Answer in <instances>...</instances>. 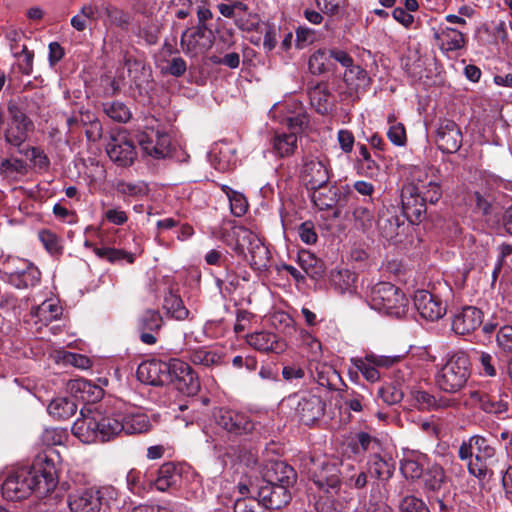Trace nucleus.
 Returning <instances> with one entry per match:
<instances>
[{"mask_svg": "<svg viewBox=\"0 0 512 512\" xmlns=\"http://www.w3.org/2000/svg\"><path fill=\"white\" fill-rule=\"evenodd\" d=\"M377 228L382 238L391 241L405 230V220L395 210L383 208L378 213Z\"/></svg>", "mask_w": 512, "mask_h": 512, "instance_id": "21", "label": "nucleus"}, {"mask_svg": "<svg viewBox=\"0 0 512 512\" xmlns=\"http://www.w3.org/2000/svg\"><path fill=\"white\" fill-rule=\"evenodd\" d=\"M425 487L431 491L439 490L446 482V475L442 466L433 464L427 468L424 475Z\"/></svg>", "mask_w": 512, "mask_h": 512, "instance_id": "41", "label": "nucleus"}, {"mask_svg": "<svg viewBox=\"0 0 512 512\" xmlns=\"http://www.w3.org/2000/svg\"><path fill=\"white\" fill-rule=\"evenodd\" d=\"M187 70L186 61L182 57H174L167 61L166 66L161 67V72L174 77H181Z\"/></svg>", "mask_w": 512, "mask_h": 512, "instance_id": "54", "label": "nucleus"}, {"mask_svg": "<svg viewBox=\"0 0 512 512\" xmlns=\"http://www.w3.org/2000/svg\"><path fill=\"white\" fill-rule=\"evenodd\" d=\"M427 457L422 453L412 452L401 461V472L406 478L418 479L423 475Z\"/></svg>", "mask_w": 512, "mask_h": 512, "instance_id": "31", "label": "nucleus"}, {"mask_svg": "<svg viewBox=\"0 0 512 512\" xmlns=\"http://www.w3.org/2000/svg\"><path fill=\"white\" fill-rule=\"evenodd\" d=\"M437 169L429 167L427 169L414 168L412 178L415 185H418L420 194L426 203L435 204L442 197V189L439 177L436 175Z\"/></svg>", "mask_w": 512, "mask_h": 512, "instance_id": "8", "label": "nucleus"}, {"mask_svg": "<svg viewBox=\"0 0 512 512\" xmlns=\"http://www.w3.org/2000/svg\"><path fill=\"white\" fill-rule=\"evenodd\" d=\"M124 426L123 433L126 435L141 434L149 431L150 421L143 413H121Z\"/></svg>", "mask_w": 512, "mask_h": 512, "instance_id": "32", "label": "nucleus"}, {"mask_svg": "<svg viewBox=\"0 0 512 512\" xmlns=\"http://www.w3.org/2000/svg\"><path fill=\"white\" fill-rule=\"evenodd\" d=\"M298 262L305 273L313 279H320L325 275L326 266L320 258L308 250H301Z\"/></svg>", "mask_w": 512, "mask_h": 512, "instance_id": "30", "label": "nucleus"}, {"mask_svg": "<svg viewBox=\"0 0 512 512\" xmlns=\"http://www.w3.org/2000/svg\"><path fill=\"white\" fill-rule=\"evenodd\" d=\"M104 112L117 122H126L130 119V111L122 102H110L104 104Z\"/></svg>", "mask_w": 512, "mask_h": 512, "instance_id": "49", "label": "nucleus"}, {"mask_svg": "<svg viewBox=\"0 0 512 512\" xmlns=\"http://www.w3.org/2000/svg\"><path fill=\"white\" fill-rule=\"evenodd\" d=\"M414 306L422 318L435 321L446 313V306L442 300L427 290H418L413 297Z\"/></svg>", "mask_w": 512, "mask_h": 512, "instance_id": "15", "label": "nucleus"}, {"mask_svg": "<svg viewBox=\"0 0 512 512\" xmlns=\"http://www.w3.org/2000/svg\"><path fill=\"white\" fill-rule=\"evenodd\" d=\"M104 11L106 16L114 25L121 28H127L130 24L131 17L128 12L112 5H106L104 7Z\"/></svg>", "mask_w": 512, "mask_h": 512, "instance_id": "51", "label": "nucleus"}, {"mask_svg": "<svg viewBox=\"0 0 512 512\" xmlns=\"http://www.w3.org/2000/svg\"><path fill=\"white\" fill-rule=\"evenodd\" d=\"M247 343L260 352L281 353L285 350V344L270 332H255L247 335Z\"/></svg>", "mask_w": 512, "mask_h": 512, "instance_id": "26", "label": "nucleus"}, {"mask_svg": "<svg viewBox=\"0 0 512 512\" xmlns=\"http://www.w3.org/2000/svg\"><path fill=\"white\" fill-rule=\"evenodd\" d=\"M217 424L234 435H245L255 429V424L244 413L220 409L216 416Z\"/></svg>", "mask_w": 512, "mask_h": 512, "instance_id": "16", "label": "nucleus"}, {"mask_svg": "<svg viewBox=\"0 0 512 512\" xmlns=\"http://www.w3.org/2000/svg\"><path fill=\"white\" fill-rule=\"evenodd\" d=\"M295 481V470L283 461H270L264 467L262 483L283 485L284 488H289Z\"/></svg>", "mask_w": 512, "mask_h": 512, "instance_id": "17", "label": "nucleus"}, {"mask_svg": "<svg viewBox=\"0 0 512 512\" xmlns=\"http://www.w3.org/2000/svg\"><path fill=\"white\" fill-rule=\"evenodd\" d=\"M412 398L415 405L421 410H433L435 406V395L424 390H415L412 392Z\"/></svg>", "mask_w": 512, "mask_h": 512, "instance_id": "56", "label": "nucleus"}, {"mask_svg": "<svg viewBox=\"0 0 512 512\" xmlns=\"http://www.w3.org/2000/svg\"><path fill=\"white\" fill-rule=\"evenodd\" d=\"M233 236L236 240L234 250L237 254L250 253V265L258 271L265 270L270 262L269 251L261 243L258 237L244 227L233 228Z\"/></svg>", "mask_w": 512, "mask_h": 512, "instance_id": "5", "label": "nucleus"}, {"mask_svg": "<svg viewBox=\"0 0 512 512\" xmlns=\"http://www.w3.org/2000/svg\"><path fill=\"white\" fill-rule=\"evenodd\" d=\"M214 44V34L207 25L187 28L181 35L180 45L183 52L192 57L206 53Z\"/></svg>", "mask_w": 512, "mask_h": 512, "instance_id": "6", "label": "nucleus"}, {"mask_svg": "<svg viewBox=\"0 0 512 512\" xmlns=\"http://www.w3.org/2000/svg\"><path fill=\"white\" fill-rule=\"evenodd\" d=\"M123 61L124 66L128 70L129 77L136 85H139L141 75L146 73L144 62L131 56L127 51L123 54Z\"/></svg>", "mask_w": 512, "mask_h": 512, "instance_id": "45", "label": "nucleus"}, {"mask_svg": "<svg viewBox=\"0 0 512 512\" xmlns=\"http://www.w3.org/2000/svg\"><path fill=\"white\" fill-rule=\"evenodd\" d=\"M307 123L308 117L301 107L293 115L286 117V125L294 131L302 130Z\"/></svg>", "mask_w": 512, "mask_h": 512, "instance_id": "61", "label": "nucleus"}, {"mask_svg": "<svg viewBox=\"0 0 512 512\" xmlns=\"http://www.w3.org/2000/svg\"><path fill=\"white\" fill-rule=\"evenodd\" d=\"M273 153L281 158L289 157L297 149V135L295 132L278 133L276 132L270 139Z\"/></svg>", "mask_w": 512, "mask_h": 512, "instance_id": "27", "label": "nucleus"}, {"mask_svg": "<svg viewBox=\"0 0 512 512\" xmlns=\"http://www.w3.org/2000/svg\"><path fill=\"white\" fill-rule=\"evenodd\" d=\"M39 239L50 254H57L61 250L57 235L49 230L39 232Z\"/></svg>", "mask_w": 512, "mask_h": 512, "instance_id": "57", "label": "nucleus"}, {"mask_svg": "<svg viewBox=\"0 0 512 512\" xmlns=\"http://www.w3.org/2000/svg\"><path fill=\"white\" fill-rule=\"evenodd\" d=\"M331 94L326 83H318L309 90L311 104L320 114H326L329 109V98Z\"/></svg>", "mask_w": 512, "mask_h": 512, "instance_id": "35", "label": "nucleus"}, {"mask_svg": "<svg viewBox=\"0 0 512 512\" xmlns=\"http://www.w3.org/2000/svg\"><path fill=\"white\" fill-rule=\"evenodd\" d=\"M77 411L76 403L68 398H56L48 406V412L54 418L65 420L72 417Z\"/></svg>", "mask_w": 512, "mask_h": 512, "instance_id": "36", "label": "nucleus"}, {"mask_svg": "<svg viewBox=\"0 0 512 512\" xmlns=\"http://www.w3.org/2000/svg\"><path fill=\"white\" fill-rule=\"evenodd\" d=\"M31 126L26 124H9L5 132V140L6 142L14 147L19 149V152L22 153L21 146L27 139V131Z\"/></svg>", "mask_w": 512, "mask_h": 512, "instance_id": "39", "label": "nucleus"}, {"mask_svg": "<svg viewBox=\"0 0 512 512\" xmlns=\"http://www.w3.org/2000/svg\"><path fill=\"white\" fill-rule=\"evenodd\" d=\"M401 512H430L426 504L415 496H406L400 504Z\"/></svg>", "mask_w": 512, "mask_h": 512, "instance_id": "59", "label": "nucleus"}, {"mask_svg": "<svg viewBox=\"0 0 512 512\" xmlns=\"http://www.w3.org/2000/svg\"><path fill=\"white\" fill-rule=\"evenodd\" d=\"M11 50L16 58L15 66L18 71L23 75H30L33 71L34 53L28 50L26 45H11Z\"/></svg>", "mask_w": 512, "mask_h": 512, "instance_id": "37", "label": "nucleus"}, {"mask_svg": "<svg viewBox=\"0 0 512 512\" xmlns=\"http://www.w3.org/2000/svg\"><path fill=\"white\" fill-rule=\"evenodd\" d=\"M171 382L184 395L194 396L200 390V381L193 369L181 360H172Z\"/></svg>", "mask_w": 512, "mask_h": 512, "instance_id": "9", "label": "nucleus"}, {"mask_svg": "<svg viewBox=\"0 0 512 512\" xmlns=\"http://www.w3.org/2000/svg\"><path fill=\"white\" fill-rule=\"evenodd\" d=\"M359 154L364 162L366 174L370 177L377 176L380 167L377 162L372 159L367 147L365 145H361L359 148Z\"/></svg>", "mask_w": 512, "mask_h": 512, "instance_id": "60", "label": "nucleus"}, {"mask_svg": "<svg viewBox=\"0 0 512 512\" xmlns=\"http://www.w3.org/2000/svg\"><path fill=\"white\" fill-rule=\"evenodd\" d=\"M106 150L111 161L122 167L132 165L137 155L133 143L121 135L113 137Z\"/></svg>", "mask_w": 512, "mask_h": 512, "instance_id": "19", "label": "nucleus"}, {"mask_svg": "<svg viewBox=\"0 0 512 512\" xmlns=\"http://www.w3.org/2000/svg\"><path fill=\"white\" fill-rule=\"evenodd\" d=\"M469 356L462 352L451 355L435 375L437 388L447 394H456L465 388L471 376Z\"/></svg>", "mask_w": 512, "mask_h": 512, "instance_id": "3", "label": "nucleus"}, {"mask_svg": "<svg viewBox=\"0 0 512 512\" xmlns=\"http://www.w3.org/2000/svg\"><path fill=\"white\" fill-rule=\"evenodd\" d=\"M102 491L97 488H84L68 495V507L71 512H100L102 509Z\"/></svg>", "mask_w": 512, "mask_h": 512, "instance_id": "11", "label": "nucleus"}, {"mask_svg": "<svg viewBox=\"0 0 512 512\" xmlns=\"http://www.w3.org/2000/svg\"><path fill=\"white\" fill-rule=\"evenodd\" d=\"M436 37L441 40V48L445 51L460 50L466 45L464 34L451 27L442 29Z\"/></svg>", "mask_w": 512, "mask_h": 512, "instance_id": "34", "label": "nucleus"}, {"mask_svg": "<svg viewBox=\"0 0 512 512\" xmlns=\"http://www.w3.org/2000/svg\"><path fill=\"white\" fill-rule=\"evenodd\" d=\"M81 419H78L73 427V433L84 442H106L123 433V423L120 412H111L103 415L97 411L93 415H85L81 410Z\"/></svg>", "mask_w": 512, "mask_h": 512, "instance_id": "2", "label": "nucleus"}, {"mask_svg": "<svg viewBox=\"0 0 512 512\" xmlns=\"http://www.w3.org/2000/svg\"><path fill=\"white\" fill-rule=\"evenodd\" d=\"M399 360V356L369 354L365 358H353L352 363L367 381L375 382L380 378L378 368L392 367Z\"/></svg>", "mask_w": 512, "mask_h": 512, "instance_id": "14", "label": "nucleus"}, {"mask_svg": "<svg viewBox=\"0 0 512 512\" xmlns=\"http://www.w3.org/2000/svg\"><path fill=\"white\" fill-rule=\"evenodd\" d=\"M407 304L408 299L403 292L389 282L376 284L369 297L372 309L397 318L405 314Z\"/></svg>", "mask_w": 512, "mask_h": 512, "instance_id": "4", "label": "nucleus"}, {"mask_svg": "<svg viewBox=\"0 0 512 512\" xmlns=\"http://www.w3.org/2000/svg\"><path fill=\"white\" fill-rule=\"evenodd\" d=\"M313 482L322 489L329 492V489H338L340 486V471L336 464L321 462L310 469Z\"/></svg>", "mask_w": 512, "mask_h": 512, "instance_id": "23", "label": "nucleus"}, {"mask_svg": "<svg viewBox=\"0 0 512 512\" xmlns=\"http://www.w3.org/2000/svg\"><path fill=\"white\" fill-rule=\"evenodd\" d=\"M137 141L142 151L155 159L165 158L170 152V137L168 134L150 130L137 135Z\"/></svg>", "mask_w": 512, "mask_h": 512, "instance_id": "13", "label": "nucleus"}, {"mask_svg": "<svg viewBox=\"0 0 512 512\" xmlns=\"http://www.w3.org/2000/svg\"><path fill=\"white\" fill-rule=\"evenodd\" d=\"M462 132L459 126L450 119H440L437 128L435 142L443 153H456L462 146Z\"/></svg>", "mask_w": 512, "mask_h": 512, "instance_id": "10", "label": "nucleus"}, {"mask_svg": "<svg viewBox=\"0 0 512 512\" xmlns=\"http://www.w3.org/2000/svg\"><path fill=\"white\" fill-rule=\"evenodd\" d=\"M56 452L50 449L37 455L30 468H21L10 474L2 484V495L9 501H20L36 492L46 496L58 484Z\"/></svg>", "mask_w": 512, "mask_h": 512, "instance_id": "1", "label": "nucleus"}, {"mask_svg": "<svg viewBox=\"0 0 512 512\" xmlns=\"http://www.w3.org/2000/svg\"><path fill=\"white\" fill-rule=\"evenodd\" d=\"M311 199L320 210H327L335 207L340 201V191L336 186L312 189Z\"/></svg>", "mask_w": 512, "mask_h": 512, "instance_id": "28", "label": "nucleus"}, {"mask_svg": "<svg viewBox=\"0 0 512 512\" xmlns=\"http://www.w3.org/2000/svg\"><path fill=\"white\" fill-rule=\"evenodd\" d=\"M181 475L177 466L172 462L164 463L157 471V477L154 485L157 490L164 492L169 488L174 487L180 481Z\"/></svg>", "mask_w": 512, "mask_h": 512, "instance_id": "29", "label": "nucleus"}, {"mask_svg": "<svg viewBox=\"0 0 512 512\" xmlns=\"http://www.w3.org/2000/svg\"><path fill=\"white\" fill-rule=\"evenodd\" d=\"M325 410V403L316 395H305L301 397L296 406V412L299 419L305 425H310L317 421Z\"/></svg>", "mask_w": 512, "mask_h": 512, "instance_id": "24", "label": "nucleus"}, {"mask_svg": "<svg viewBox=\"0 0 512 512\" xmlns=\"http://www.w3.org/2000/svg\"><path fill=\"white\" fill-rule=\"evenodd\" d=\"M495 463L496 462H488V460L484 462L483 459L475 455L474 460H470L468 463V470L470 474L480 480H490L494 474L493 466Z\"/></svg>", "mask_w": 512, "mask_h": 512, "instance_id": "40", "label": "nucleus"}, {"mask_svg": "<svg viewBox=\"0 0 512 512\" xmlns=\"http://www.w3.org/2000/svg\"><path fill=\"white\" fill-rule=\"evenodd\" d=\"M172 361L169 363L152 360L141 363L137 369V377L141 382L162 386L171 380Z\"/></svg>", "mask_w": 512, "mask_h": 512, "instance_id": "12", "label": "nucleus"}, {"mask_svg": "<svg viewBox=\"0 0 512 512\" xmlns=\"http://www.w3.org/2000/svg\"><path fill=\"white\" fill-rule=\"evenodd\" d=\"M189 360L195 365L211 367L221 363L222 354L216 350L198 348L190 352Z\"/></svg>", "mask_w": 512, "mask_h": 512, "instance_id": "38", "label": "nucleus"}, {"mask_svg": "<svg viewBox=\"0 0 512 512\" xmlns=\"http://www.w3.org/2000/svg\"><path fill=\"white\" fill-rule=\"evenodd\" d=\"M162 324L163 319L160 313L147 309L138 320V327L141 331L140 340L147 345L155 344L157 339L153 333L159 331Z\"/></svg>", "mask_w": 512, "mask_h": 512, "instance_id": "25", "label": "nucleus"}, {"mask_svg": "<svg viewBox=\"0 0 512 512\" xmlns=\"http://www.w3.org/2000/svg\"><path fill=\"white\" fill-rule=\"evenodd\" d=\"M352 218L355 226L364 233L372 230L374 224V215L367 207H355L352 212Z\"/></svg>", "mask_w": 512, "mask_h": 512, "instance_id": "42", "label": "nucleus"}, {"mask_svg": "<svg viewBox=\"0 0 512 512\" xmlns=\"http://www.w3.org/2000/svg\"><path fill=\"white\" fill-rule=\"evenodd\" d=\"M420 187L406 184L401 190V204L404 217L411 223L421 222L426 213V204L420 194Z\"/></svg>", "mask_w": 512, "mask_h": 512, "instance_id": "7", "label": "nucleus"}, {"mask_svg": "<svg viewBox=\"0 0 512 512\" xmlns=\"http://www.w3.org/2000/svg\"><path fill=\"white\" fill-rule=\"evenodd\" d=\"M116 189L119 193L128 196H137L146 193V187L141 184L120 181L117 183Z\"/></svg>", "mask_w": 512, "mask_h": 512, "instance_id": "64", "label": "nucleus"}, {"mask_svg": "<svg viewBox=\"0 0 512 512\" xmlns=\"http://www.w3.org/2000/svg\"><path fill=\"white\" fill-rule=\"evenodd\" d=\"M68 389L75 398L81 399L82 401L84 398H87L85 392H89V389L96 391V394L100 393L99 386L94 385L85 379H74L69 381Z\"/></svg>", "mask_w": 512, "mask_h": 512, "instance_id": "50", "label": "nucleus"}, {"mask_svg": "<svg viewBox=\"0 0 512 512\" xmlns=\"http://www.w3.org/2000/svg\"><path fill=\"white\" fill-rule=\"evenodd\" d=\"M480 408L487 413L501 414L507 411L508 406L506 403L495 401L490 396L486 395L484 400H482Z\"/></svg>", "mask_w": 512, "mask_h": 512, "instance_id": "63", "label": "nucleus"}, {"mask_svg": "<svg viewBox=\"0 0 512 512\" xmlns=\"http://www.w3.org/2000/svg\"><path fill=\"white\" fill-rule=\"evenodd\" d=\"M483 321L481 310L467 306L454 315L452 329L456 334L466 335L475 331Z\"/></svg>", "mask_w": 512, "mask_h": 512, "instance_id": "22", "label": "nucleus"}, {"mask_svg": "<svg viewBox=\"0 0 512 512\" xmlns=\"http://www.w3.org/2000/svg\"><path fill=\"white\" fill-rule=\"evenodd\" d=\"M378 394L382 398V400L388 405L397 404L404 397L403 390L396 383H389L381 387L378 391Z\"/></svg>", "mask_w": 512, "mask_h": 512, "instance_id": "48", "label": "nucleus"}, {"mask_svg": "<svg viewBox=\"0 0 512 512\" xmlns=\"http://www.w3.org/2000/svg\"><path fill=\"white\" fill-rule=\"evenodd\" d=\"M301 178L306 188L312 190L325 186L330 179V175L322 161L307 158L303 163Z\"/></svg>", "mask_w": 512, "mask_h": 512, "instance_id": "20", "label": "nucleus"}, {"mask_svg": "<svg viewBox=\"0 0 512 512\" xmlns=\"http://www.w3.org/2000/svg\"><path fill=\"white\" fill-rule=\"evenodd\" d=\"M473 441L475 444V455L483 459L484 462L488 460V462H496V450L489 443V441L479 435L473 436Z\"/></svg>", "mask_w": 512, "mask_h": 512, "instance_id": "46", "label": "nucleus"}, {"mask_svg": "<svg viewBox=\"0 0 512 512\" xmlns=\"http://www.w3.org/2000/svg\"><path fill=\"white\" fill-rule=\"evenodd\" d=\"M257 497L267 511L286 506L291 500V493L289 488H284L283 485L262 483L258 487Z\"/></svg>", "mask_w": 512, "mask_h": 512, "instance_id": "18", "label": "nucleus"}, {"mask_svg": "<svg viewBox=\"0 0 512 512\" xmlns=\"http://www.w3.org/2000/svg\"><path fill=\"white\" fill-rule=\"evenodd\" d=\"M41 273L38 268L28 265L27 268L17 274L21 287H33L40 281ZM20 287V284L17 285Z\"/></svg>", "mask_w": 512, "mask_h": 512, "instance_id": "53", "label": "nucleus"}, {"mask_svg": "<svg viewBox=\"0 0 512 512\" xmlns=\"http://www.w3.org/2000/svg\"><path fill=\"white\" fill-rule=\"evenodd\" d=\"M367 464L370 475L382 482L388 481L394 473V464L384 459L380 453L371 455Z\"/></svg>", "mask_w": 512, "mask_h": 512, "instance_id": "33", "label": "nucleus"}, {"mask_svg": "<svg viewBox=\"0 0 512 512\" xmlns=\"http://www.w3.org/2000/svg\"><path fill=\"white\" fill-rule=\"evenodd\" d=\"M326 53L323 50L314 52L308 61L309 71L314 75H320L326 71Z\"/></svg>", "mask_w": 512, "mask_h": 512, "instance_id": "55", "label": "nucleus"}, {"mask_svg": "<svg viewBox=\"0 0 512 512\" xmlns=\"http://www.w3.org/2000/svg\"><path fill=\"white\" fill-rule=\"evenodd\" d=\"M234 512H267L257 497L238 498L234 503Z\"/></svg>", "mask_w": 512, "mask_h": 512, "instance_id": "52", "label": "nucleus"}, {"mask_svg": "<svg viewBox=\"0 0 512 512\" xmlns=\"http://www.w3.org/2000/svg\"><path fill=\"white\" fill-rule=\"evenodd\" d=\"M387 136L389 140L397 146H403L406 143V131L401 123L391 125Z\"/></svg>", "mask_w": 512, "mask_h": 512, "instance_id": "62", "label": "nucleus"}, {"mask_svg": "<svg viewBox=\"0 0 512 512\" xmlns=\"http://www.w3.org/2000/svg\"><path fill=\"white\" fill-rule=\"evenodd\" d=\"M498 347L504 353H512V326H503L496 335Z\"/></svg>", "mask_w": 512, "mask_h": 512, "instance_id": "58", "label": "nucleus"}, {"mask_svg": "<svg viewBox=\"0 0 512 512\" xmlns=\"http://www.w3.org/2000/svg\"><path fill=\"white\" fill-rule=\"evenodd\" d=\"M164 307L167 309V312L177 320H184L189 315V311L185 308L182 299L172 293L165 297Z\"/></svg>", "mask_w": 512, "mask_h": 512, "instance_id": "44", "label": "nucleus"}, {"mask_svg": "<svg viewBox=\"0 0 512 512\" xmlns=\"http://www.w3.org/2000/svg\"><path fill=\"white\" fill-rule=\"evenodd\" d=\"M356 439L361 449L371 455L379 454L383 450L381 441L367 432L357 433Z\"/></svg>", "mask_w": 512, "mask_h": 512, "instance_id": "47", "label": "nucleus"}, {"mask_svg": "<svg viewBox=\"0 0 512 512\" xmlns=\"http://www.w3.org/2000/svg\"><path fill=\"white\" fill-rule=\"evenodd\" d=\"M94 252L98 257L106 259L111 263H115L122 260H125L128 263L134 262V256L131 253H128L121 249H115L111 247H96L94 249Z\"/></svg>", "mask_w": 512, "mask_h": 512, "instance_id": "43", "label": "nucleus"}]
</instances>
